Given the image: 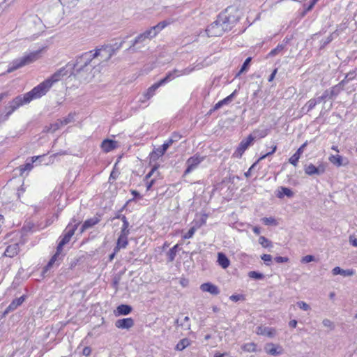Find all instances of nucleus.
<instances>
[{
    "mask_svg": "<svg viewBox=\"0 0 357 357\" xmlns=\"http://www.w3.org/2000/svg\"><path fill=\"white\" fill-rule=\"evenodd\" d=\"M100 55V50L95 52L89 51L76 58L75 63H70V75L78 76L83 73H90L94 68L92 61Z\"/></svg>",
    "mask_w": 357,
    "mask_h": 357,
    "instance_id": "2",
    "label": "nucleus"
},
{
    "mask_svg": "<svg viewBox=\"0 0 357 357\" xmlns=\"http://www.w3.org/2000/svg\"><path fill=\"white\" fill-rule=\"evenodd\" d=\"M203 158H201L199 155H195L190 158H189L186 161L187 168L184 172V174H190L193 169H195L203 160Z\"/></svg>",
    "mask_w": 357,
    "mask_h": 357,
    "instance_id": "12",
    "label": "nucleus"
},
{
    "mask_svg": "<svg viewBox=\"0 0 357 357\" xmlns=\"http://www.w3.org/2000/svg\"><path fill=\"white\" fill-rule=\"evenodd\" d=\"M243 349L248 352H255L257 351V345L253 342L245 344L243 346Z\"/></svg>",
    "mask_w": 357,
    "mask_h": 357,
    "instance_id": "37",
    "label": "nucleus"
},
{
    "mask_svg": "<svg viewBox=\"0 0 357 357\" xmlns=\"http://www.w3.org/2000/svg\"><path fill=\"white\" fill-rule=\"evenodd\" d=\"M174 142H177V139H173V138H170L165 142V143L160 147L166 152L168 148L171 146Z\"/></svg>",
    "mask_w": 357,
    "mask_h": 357,
    "instance_id": "47",
    "label": "nucleus"
},
{
    "mask_svg": "<svg viewBox=\"0 0 357 357\" xmlns=\"http://www.w3.org/2000/svg\"><path fill=\"white\" fill-rule=\"evenodd\" d=\"M62 126V123L60 119H58L55 123H51L49 126H46L44 129V132H54Z\"/></svg>",
    "mask_w": 357,
    "mask_h": 357,
    "instance_id": "28",
    "label": "nucleus"
},
{
    "mask_svg": "<svg viewBox=\"0 0 357 357\" xmlns=\"http://www.w3.org/2000/svg\"><path fill=\"white\" fill-rule=\"evenodd\" d=\"M52 87L51 83L47 79H45L36 86H35L30 91L24 93L26 96V102H31L33 99L39 98L45 95L46 93Z\"/></svg>",
    "mask_w": 357,
    "mask_h": 357,
    "instance_id": "5",
    "label": "nucleus"
},
{
    "mask_svg": "<svg viewBox=\"0 0 357 357\" xmlns=\"http://www.w3.org/2000/svg\"><path fill=\"white\" fill-rule=\"evenodd\" d=\"M248 276L255 280H262L264 278L263 273L257 271H250L248 273Z\"/></svg>",
    "mask_w": 357,
    "mask_h": 357,
    "instance_id": "43",
    "label": "nucleus"
},
{
    "mask_svg": "<svg viewBox=\"0 0 357 357\" xmlns=\"http://www.w3.org/2000/svg\"><path fill=\"white\" fill-rule=\"evenodd\" d=\"M254 140L255 137L252 135H249L246 139L240 142L233 155L238 158H241L245 151L252 144Z\"/></svg>",
    "mask_w": 357,
    "mask_h": 357,
    "instance_id": "10",
    "label": "nucleus"
},
{
    "mask_svg": "<svg viewBox=\"0 0 357 357\" xmlns=\"http://www.w3.org/2000/svg\"><path fill=\"white\" fill-rule=\"evenodd\" d=\"M307 142H305L296 151V153L289 159V163H291L294 167H296L298 165V162L303 154L305 148L307 146Z\"/></svg>",
    "mask_w": 357,
    "mask_h": 357,
    "instance_id": "18",
    "label": "nucleus"
},
{
    "mask_svg": "<svg viewBox=\"0 0 357 357\" xmlns=\"http://www.w3.org/2000/svg\"><path fill=\"white\" fill-rule=\"evenodd\" d=\"M314 260V257L313 255H306L303 257L301 259V262L306 264L313 261Z\"/></svg>",
    "mask_w": 357,
    "mask_h": 357,
    "instance_id": "55",
    "label": "nucleus"
},
{
    "mask_svg": "<svg viewBox=\"0 0 357 357\" xmlns=\"http://www.w3.org/2000/svg\"><path fill=\"white\" fill-rule=\"evenodd\" d=\"M259 243L264 248H268L271 246V241L264 236H260L259 238Z\"/></svg>",
    "mask_w": 357,
    "mask_h": 357,
    "instance_id": "44",
    "label": "nucleus"
},
{
    "mask_svg": "<svg viewBox=\"0 0 357 357\" xmlns=\"http://www.w3.org/2000/svg\"><path fill=\"white\" fill-rule=\"evenodd\" d=\"M261 259L266 263V265H268V262L271 261L272 256L268 254H264L261 256Z\"/></svg>",
    "mask_w": 357,
    "mask_h": 357,
    "instance_id": "56",
    "label": "nucleus"
},
{
    "mask_svg": "<svg viewBox=\"0 0 357 357\" xmlns=\"http://www.w3.org/2000/svg\"><path fill=\"white\" fill-rule=\"evenodd\" d=\"M229 299L232 301L237 302L240 300H243L244 296L242 294H233L229 297Z\"/></svg>",
    "mask_w": 357,
    "mask_h": 357,
    "instance_id": "54",
    "label": "nucleus"
},
{
    "mask_svg": "<svg viewBox=\"0 0 357 357\" xmlns=\"http://www.w3.org/2000/svg\"><path fill=\"white\" fill-rule=\"evenodd\" d=\"M134 326V320L132 318H123L116 321L115 326L121 329H129Z\"/></svg>",
    "mask_w": 357,
    "mask_h": 357,
    "instance_id": "17",
    "label": "nucleus"
},
{
    "mask_svg": "<svg viewBox=\"0 0 357 357\" xmlns=\"http://www.w3.org/2000/svg\"><path fill=\"white\" fill-rule=\"evenodd\" d=\"M315 99L318 104L321 102L325 103L328 100H331L326 90H325L320 96L316 97Z\"/></svg>",
    "mask_w": 357,
    "mask_h": 357,
    "instance_id": "39",
    "label": "nucleus"
},
{
    "mask_svg": "<svg viewBox=\"0 0 357 357\" xmlns=\"http://www.w3.org/2000/svg\"><path fill=\"white\" fill-rule=\"evenodd\" d=\"M322 324L326 327H328V328H333V322L331 320L328 319H324L323 320V321H322Z\"/></svg>",
    "mask_w": 357,
    "mask_h": 357,
    "instance_id": "61",
    "label": "nucleus"
},
{
    "mask_svg": "<svg viewBox=\"0 0 357 357\" xmlns=\"http://www.w3.org/2000/svg\"><path fill=\"white\" fill-rule=\"evenodd\" d=\"M190 345V340L188 338L181 340L176 345L175 349L182 351Z\"/></svg>",
    "mask_w": 357,
    "mask_h": 357,
    "instance_id": "34",
    "label": "nucleus"
},
{
    "mask_svg": "<svg viewBox=\"0 0 357 357\" xmlns=\"http://www.w3.org/2000/svg\"><path fill=\"white\" fill-rule=\"evenodd\" d=\"M347 84L346 80H342L339 84L333 86V87L326 89L328 92V96L331 100H334L343 90L344 86Z\"/></svg>",
    "mask_w": 357,
    "mask_h": 357,
    "instance_id": "13",
    "label": "nucleus"
},
{
    "mask_svg": "<svg viewBox=\"0 0 357 357\" xmlns=\"http://www.w3.org/2000/svg\"><path fill=\"white\" fill-rule=\"evenodd\" d=\"M200 289L203 292H208L213 296L218 295L220 292L219 288L211 282L203 283L200 286Z\"/></svg>",
    "mask_w": 357,
    "mask_h": 357,
    "instance_id": "16",
    "label": "nucleus"
},
{
    "mask_svg": "<svg viewBox=\"0 0 357 357\" xmlns=\"http://www.w3.org/2000/svg\"><path fill=\"white\" fill-rule=\"evenodd\" d=\"M318 104L315 98H311L310 100H308L306 104L303 107L302 110L306 109V112H309L312 109L314 108V107Z\"/></svg>",
    "mask_w": 357,
    "mask_h": 357,
    "instance_id": "32",
    "label": "nucleus"
},
{
    "mask_svg": "<svg viewBox=\"0 0 357 357\" xmlns=\"http://www.w3.org/2000/svg\"><path fill=\"white\" fill-rule=\"evenodd\" d=\"M171 23H172V21L170 20H169L161 21L158 24L160 26V28L162 30L167 26L169 25Z\"/></svg>",
    "mask_w": 357,
    "mask_h": 357,
    "instance_id": "59",
    "label": "nucleus"
},
{
    "mask_svg": "<svg viewBox=\"0 0 357 357\" xmlns=\"http://www.w3.org/2000/svg\"><path fill=\"white\" fill-rule=\"evenodd\" d=\"M116 144L115 141L107 139L102 141L101 148L105 152L108 153L116 147Z\"/></svg>",
    "mask_w": 357,
    "mask_h": 357,
    "instance_id": "25",
    "label": "nucleus"
},
{
    "mask_svg": "<svg viewBox=\"0 0 357 357\" xmlns=\"http://www.w3.org/2000/svg\"><path fill=\"white\" fill-rule=\"evenodd\" d=\"M100 221V215L96 214V216L87 219L84 222L82 227H80V233L82 234L86 229L93 227Z\"/></svg>",
    "mask_w": 357,
    "mask_h": 357,
    "instance_id": "14",
    "label": "nucleus"
},
{
    "mask_svg": "<svg viewBox=\"0 0 357 357\" xmlns=\"http://www.w3.org/2000/svg\"><path fill=\"white\" fill-rule=\"evenodd\" d=\"M25 297L26 296L24 295H23V296H20V298L14 299L10 303V305L7 307V308L5 310V311L3 312V316L6 315L7 314H8L10 312H13V310L17 309V307L18 306L21 305L23 303V302L24 301Z\"/></svg>",
    "mask_w": 357,
    "mask_h": 357,
    "instance_id": "19",
    "label": "nucleus"
},
{
    "mask_svg": "<svg viewBox=\"0 0 357 357\" xmlns=\"http://www.w3.org/2000/svg\"><path fill=\"white\" fill-rule=\"evenodd\" d=\"M78 226L79 222H77L76 225H72V222H69L66 229L64 230V234L71 238Z\"/></svg>",
    "mask_w": 357,
    "mask_h": 357,
    "instance_id": "29",
    "label": "nucleus"
},
{
    "mask_svg": "<svg viewBox=\"0 0 357 357\" xmlns=\"http://www.w3.org/2000/svg\"><path fill=\"white\" fill-rule=\"evenodd\" d=\"M44 156H45V155L33 156L31 158L30 162H27L24 165L20 166L19 169L20 171V174L22 175L25 171H31L33 167V164L34 162H37L38 160H39V162L40 163L41 160Z\"/></svg>",
    "mask_w": 357,
    "mask_h": 357,
    "instance_id": "15",
    "label": "nucleus"
},
{
    "mask_svg": "<svg viewBox=\"0 0 357 357\" xmlns=\"http://www.w3.org/2000/svg\"><path fill=\"white\" fill-rule=\"evenodd\" d=\"M297 305L303 310L307 311L310 310V305L304 301L297 302Z\"/></svg>",
    "mask_w": 357,
    "mask_h": 357,
    "instance_id": "49",
    "label": "nucleus"
},
{
    "mask_svg": "<svg viewBox=\"0 0 357 357\" xmlns=\"http://www.w3.org/2000/svg\"><path fill=\"white\" fill-rule=\"evenodd\" d=\"M328 160L332 164L338 167L341 166H346L349 164L348 159L346 158H342L340 155H331Z\"/></svg>",
    "mask_w": 357,
    "mask_h": 357,
    "instance_id": "20",
    "label": "nucleus"
},
{
    "mask_svg": "<svg viewBox=\"0 0 357 357\" xmlns=\"http://www.w3.org/2000/svg\"><path fill=\"white\" fill-rule=\"evenodd\" d=\"M120 234H123V235H125V234L129 235L130 234L129 223L128 224H126V223L123 224Z\"/></svg>",
    "mask_w": 357,
    "mask_h": 357,
    "instance_id": "52",
    "label": "nucleus"
},
{
    "mask_svg": "<svg viewBox=\"0 0 357 357\" xmlns=\"http://www.w3.org/2000/svg\"><path fill=\"white\" fill-rule=\"evenodd\" d=\"M151 38L145 31L142 33L138 35L132 42L131 45L126 50L130 53L137 52L140 48L144 47L145 42L147 40H151Z\"/></svg>",
    "mask_w": 357,
    "mask_h": 357,
    "instance_id": "7",
    "label": "nucleus"
},
{
    "mask_svg": "<svg viewBox=\"0 0 357 357\" xmlns=\"http://www.w3.org/2000/svg\"><path fill=\"white\" fill-rule=\"evenodd\" d=\"M119 281H120V277L119 276L114 277V279H113L112 287L116 290H117V289H118V285H119Z\"/></svg>",
    "mask_w": 357,
    "mask_h": 357,
    "instance_id": "63",
    "label": "nucleus"
},
{
    "mask_svg": "<svg viewBox=\"0 0 357 357\" xmlns=\"http://www.w3.org/2000/svg\"><path fill=\"white\" fill-rule=\"evenodd\" d=\"M158 166L154 165L153 167V168L151 169V170L146 175L145 179L147 180L149 178H151V176L153 175V174L155 172V171H156L158 169Z\"/></svg>",
    "mask_w": 357,
    "mask_h": 357,
    "instance_id": "62",
    "label": "nucleus"
},
{
    "mask_svg": "<svg viewBox=\"0 0 357 357\" xmlns=\"http://www.w3.org/2000/svg\"><path fill=\"white\" fill-rule=\"evenodd\" d=\"M334 35H337L335 32L331 33L330 36H328L326 40H321L319 49L322 50V49L325 48V47L333 40Z\"/></svg>",
    "mask_w": 357,
    "mask_h": 357,
    "instance_id": "38",
    "label": "nucleus"
},
{
    "mask_svg": "<svg viewBox=\"0 0 357 357\" xmlns=\"http://www.w3.org/2000/svg\"><path fill=\"white\" fill-rule=\"evenodd\" d=\"M284 48V45L278 44L275 48L273 49L269 52L268 55L270 56H275V55L278 54L281 51H282Z\"/></svg>",
    "mask_w": 357,
    "mask_h": 357,
    "instance_id": "40",
    "label": "nucleus"
},
{
    "mask_svg": "<svg viewBox=\"0 0 357 357\" xmlns=\"http://www.w3.org/2000/svg\"><path fill=\"white\" fill-rule=\"evenodd\" d=\"M251 60V57H248L245 60L237 75H239L240 74L243 73V72L246 71L248 69Z\"/></svg>",
    "mask_w": 357,
    "mask_h": 357,
    "instance_id": "41",
    "label": "nucleus"
},
{
    "mask_svg": "<svg viewBox=\"0 0 357 357\" xmlns=\"http://www.w3.org/2000/svg\"><path fill=\"white\" fill-rule=\"evenodd\" d=\"M20 248L17 243L12 244L6 248L3 255L8 257H13L18 254Z\"/></svg>",
    "mask_w": 357,
    "mask_h": 357,
    "instance_id": "23",
    "label": "nucleus"
},
{
    "mask_svg": "<svg viewBox=\"0 0 357 357\" xmlns=\"http://www.w3.org/2000/svg\"><path fill=\"white\" fill-rule=\"evenodd\" d=\"M194 70H195V67H188V68L183 69L181 71H178V70H176L177 72L176 73V75H177L176 77H178L179 75H188L190 73H192Z\"/></svg>",
    "mask_w": 357,
    "mask_h": 357,
    "instance_id": "45",
    "label": "nucleus"
},
{
    "mask_svg": "<svg viewBox=\"0 0 357 357\" xmlns=\"http://www.w3.org/2000/svg\"><path fill=\"white\" fill-rule=\"evenodd\" d=\"M326 165L324 162H320L319 165L316 167L313 164L305 165L304 167L305 173L309 176L313 175H321L326 171Z\"/></svg>",
    "mask_w": 357,
    "mask_h": 357,
    "instance_id": "11",
    "label": "nucleus"
},
{
    "mask_svg": "<svg viewBox=\"0 0 357 357\" xmlns=\"http://www.w3.org/2000/svg\"><path fill=\"white\" fill-rule=\"evenodd\" d=\"M65 245H63V243H59L57 247H56V251L55 252V255L58 256V257H62V258L63 257V255H62V250H63V247Z\"/></svg>",
    "mask_w": 357,
    "mask_h": 357,
    "instance_id": "51",
    "label": "nucleus"
},
{
    "mask_svg": "<svg viewBox=\"0 0 357 357\" xmlns=\"http://www.w3.org/2000/svg\"><path fill=\"white\" fill-rule=\"evenodd\" d=\"M280 189L281 192H280V193L278 195V197L279 198H282L284 195L288 197H293L294 192L290 188L286 187H281Z\"/></svg>",
    "mask_w": 357,
    "mask_h": 357,
    "instance_id": "35",
    "label": "nucleus"
},
{
    "mask_svg": "<svg viewBox=\"0 0 357 357\" xmlns=\"http://www.w3.org/2000/svg\"><path fill=\"white\" fill-rule=\"evenodd\" d=\"M128 38V36L125 37L123 39V40L119 43H116L112 45H102L100 48H98L97 50H100V52L102 51V52H104L106 53L107 56H105V58L104 59L107 61V60L110 59L111 57L113 55H114L116 54V52L119 49L121 48L123 43H125L126 39H127ZM99 56H101L102 57H103V56L100 53Z\"/></svg>",
    "mask_w": 357,
    "mask_h": 357,
    "instance_id": "8",
    "label": "nucleus"
},
{
    "mask_svg": "<svg viewBox=\"0 0 357 357\" xmlns=\"http://www.w3.org/2000/svg\"><path fill=\"white\" fill-rule=\"evenodd\" d=\"M41 50L32 52L21 58L13 60L8 66L6 73H10L23 66L33 63L40 58Z\"/></svg>",
    "mask_w": 357,
    "mask_h": 357,
    "instance_id": "3",
    "label": "nucleus"
},
{
    "mask_svg": "<svg viewBox=\"0 0 357 357\" xmlns=\"http://www.w3.org/2000/svg\"><path fill=\"white\" fill-rule=\"evenodd\" d=\"M29 103L26 102V96L24 94L20 95L15 97L13 100L10 101L8 105L5 107L6 114H2L0 116L1 121H5L8 119L9 116L20 107L23 105Z\"/></svg>",
    "mask_w": 357,
    "mask_h": 357,
    "instance_id": "4",
    "label": "nucleus"
},
{
    "mask_svg": "<svg viewBox=\"0 0 357 357\" xmlns=\"http://www.w3.org/2000/svg\"><path fill=\"white\" fill-rule=\"evenodd\" d=\"M240 12L234 8H227L206 29L208 37L221 36L230 31L240 19Z\"/></svg>",
    "mask_w": 357,
    "mask_h": 357,
    "instance_id": "1",
    "label": "nucleus"
},
{
    "mask_svg": "<svg viewBox=\"0 0 357 357\" xmlns=\"http://www.w3.org/2000/svg\"><path fill=\"white\" fill-rule=\"evenodd\" d=\"M349 243L354 246L357 248V238L354 236H349Z\"/></svg>",
    "mask_w": 357,
    "mask_h": 357,
    "instance_id": "64",
    "label": "nucleus"
},
{
    "mask_svg": "<svg viewBox=\"0 0 357 357\" xmlns=\"http://www.w3.org/2000/svg\"><path fill=\"white\" fill-rule=\"evenodd\" d=\"M165 153V151L162 150V149L160 146L155 149H154L149 155L150 160L151 161H156L160 157L163 155Z\"/></svg>",
    "mask_w": 357,
    "mask_h": 357,
    "instance_id": "30",
    "label": "nucleus"
},
{
    "mask_svg": "<svg viewBox=\"0 0 357 357\" xmlns=\"http://www.w3.org/2000/svg\"><path fill=\"white\" fill-rule=\"evenodd\" d=\"M332 273L333 275H341L347 277L354 275L355 271L353 269L344 270L339 266H336L332 270Z\"/></svg>",
    "mask_w": 357,
    "mask_h": 357,
    "instance_id": "26",
    "label": "nucleus"
},
{
    "mask_svg": "<svg viewBox=\"0 0 357 357\" xmlns=\"http://www.w3.org/2000/svg\"><path fill=\"white\" fill-rule=\"evenodd\" d=\"M274 260L276 263L278 264H281V263H284V262H287L289 261V258L287 257H280V256H278V257H276L274 258Z\"/></svg>",
    "mask_w": 357,
    "mask_h": 357,
    "instance_id": "57",
    "label": "nucleus"
},
{
    "mask_svg": "<svg viewBox=\"0 0 357 357\" xmlns=\"http://www.w3.org/2000/svg\"><path fill=\"white\" fill-rule=\"evenodd\" d=\"M276 149H277V146H276V145L273 146L272 147V149H271V151H270V152H268V153H266V154L263 155L262 156H261V157L259 158V160H263V159H265L266 157H268V156H269V155H272L273 153H274L275 152Z\"/></svg>",
    "mask_w": 357,
    "mask_h": 357,
    "instance_id": "58",
    "label": "nucleus"
},
{
    "mask_svg": "<svg viewBox=\"0 0 357 357\" xmlns=\"http://www.w3.org/2000/svg\"><path fill=\"white\" fill-rule=\"evenodd\" d=\"M128 235H126V234L123 235V234H120L118 237L116 243L118 244H119L123 248H126L128 244Z\"/></svg>",
    "mask_w": 357,
    "mask_h": 357,
    "instance_id": "36",
    "label": "nucleus"
},
{
    "mask_svg": "<svg viewBox=\"0 0 357 357\" xmlns=\"http://www.w3.org/2000/svg\"><path fill=\"white\" fill-rule=\"evenodd\" d=\"M195 232V227H191V228L188 231V232H187V233H185V234L183 235V238L184 239H188V238H192V236L194 235Z\"/></svg>",
    "mask_w": 357,
    "mask_h": 357,
    "instance_id": "50",
    "label": "nucleus"
},
{
    "mask_svg": "<svg viewBox=\"0 0 357 357\" xmlns=\"http://www.w3.org/2000/svg\"><path fill=\"white\" fill-rule=\"evenodd\" d=\"M149 36L152 38H155L161 31L162 29L160 28L158 24L151 26L150 29L146 30Z\"/></svg>",
    "mask_w": 357,
    "mask_h": 357,
    "instance_id": "33",
    "label": "nucleus"
},
{
    "mask_svg": "<svg viewBox=\"0 0 357 357\" xmlns=\"http://www.w3.org/2000/svg\"><path fill=\"white\" fill-rule=\"evenodd\" d=\"M257 333L267 336L268 337H273L276 334L275 329L266 326H258L257 328Z\"/></svg>",
    "mask_w": 357,
    "mask_h": 357,
    "instance_id": "22",
    "label": "nucleus"
},
{
    "mask_svg": "<svg viewBox=\"0 0 357 357\" xmlns=\"http://www.w3.org/2000/svg\"><path fill=\"white\" fill-rule=\"evenodd\" d=\"M167 261L168 262H172L176 255V252H175L172 248L167 252Z\"/></svg>",
    "mask_w": 357,
    "mask_h": 357,
    "instance_id": "48",
    "label": "nucleus"
},
{
    "mask_svg": "<svg viewBox=\"0 0 357 357\" xmlns=\"http://www.w3.org/2000/svg\"><path fill=\"white\" fill-rule=\"evenodd\" d=\"M265 351L267 354L272 356H278L282 354V348L280 347H276L274 344H267L265 346Z\"/></svg>",
    "mask_w": 357,
    "mask_h": 357,
    "instance_id": "24",
    "label": "nucleus"
},
{
    "mask_svg": "<svg viewBox=\"0 0 357 357\" xmlns=\"http://www.w3.org/2000/svg\"><path fill=\"white\" fill-rule=\"evenodd\" d=\"M62 257H58L55 255H54L50 261H48L47 264L43 268V275H45L49 270H50L54 265L58 266L60 263L62 261Z\"/></svg>",
    "mask_w": 357,
    "mask_h": 357,
    "instance_id": "21",
    "label": "nucleus"
},
{
    "mask_svg": "<svg viewBox=\"0 0 357 357\" xmlns=\"http://www.w3.org/2000/svg\"><path fill=\"white\" fill-rule=\"evenodd\" d=\"M175 324L178 326H181L182 328L185 329V330H189L190 328V324H185L183 322H181L179 321V319H177L175 320Z\"/></svg>",
    "mask_w": 357,
    "mask_h": 357,
    "instance_id": "53",
    "label": "nucleus"
},
{
    "mask_svg": "<svg viewBox=\"0 0 357 357\" xmlns=\"http://www.w3.org/2000/svg\"><path fill=\"white\" fill-rule=\"evenodd\" d=\"M70 62L68 63L65 66L56 70L50 77L47 79L50 81L52 86L54 83L61 80L62 77L69 74L70 75Z\"/></svg>",
    "mask_w": 357,
    "mask_h": 357,
    "instance_id": "9",
    "label": "nucleus"
},
{
    "mask_svg": "<svg viewBox=\"0 0 357 357\" xmlns=\"http://www.w3.org/2000/svg\"><path fill=\"white\" fill-rule=\"evenodd\" d=\"M177 72L176 69H174L172 71L167 73L165 77L161 79L160 81L155 82L152 86H151L146 91L144 94L145 98L149 100L151 97L153 96L155 91L161 86L173 80L175 77H176V73Z\"/></svg>",
    "mask_w": 357,
    "mask_h": 357,
    "instance_id": "6",
    "label": "nucleus"
},
{
    "mask_svg": "<svg viewBox=\"0 0 357 357\" xmlns=\"http://www.w3.org/2000/svg\"><path fill=\"white\" fill-rule=\"evenodd\" d=\"M218 263L222 268H227L230 265V261L225 254L219 252L218 254Z\"/></svg>",
    "mask_w": 357,
    "mask_h": 357,
    "instance_id": "27",
    "label": "nucleus"
},
{
    "mask_svg": "<svg viewBox=\"0 0 357 357\" xmlns=\"http://www.w3.org/2000/svg\"><path fill=\"white\" fill-rule=\"evenodd\" d=\"M132 311V307L129 305L121 304L117 307V312L121 315H127Z\"/></svg>",
    "mask_w": 357,
    "mask_h": 357,
    "instance_id": "31",
    "label": "nucleus"
},
{
    "mask_svg": "<svg viewBox=\"0 0 357 357\" xmlns=\"http://www.w3.org/2000/svg\"><path fill=\"white\" fill-rule=\"evenodd\" d=\"M61 122L62 123V126L68 124L69 123H71L74 121V114L72 113H70L66 118L63 119H60Z\"/></svg>",
    "mask_w": 357,
    "mask_h": 357,
    "instance_id": "46",
    "label": "nucleus"
},
{
    "mask_svg": "<svg viewBox=\"0 0 357 357\" xmlns=\"http://www.w3.org/2000/svg\"><path fill=\"white\" fill-rule=\"evenodd\" d=\"M355 72L353 71V72H349V73H347L344 77V79L343 80H346L347 81V84L350 81V80H352L355 78Z\"/></svg>",
    "mask_w": 357,
    "mask_h": 357,
    "instance_id": "60",
    "label": "nucleus"
},
{
    "mask_svg": "<svg viewBox=\"0 0 357 357\" xmlns=\"http://www.w3.org/2000/svg\"><path fill=\"white\" fill-rule=\"evenodd\" d=\"M261 221L265 225H278V222L273 217L263 218Z\"/></svg>",
    "mask_w": 357,
    "mask_h": 357,
    "instance_id": "42",
    "label": "nucleus"
}]
</instances>
